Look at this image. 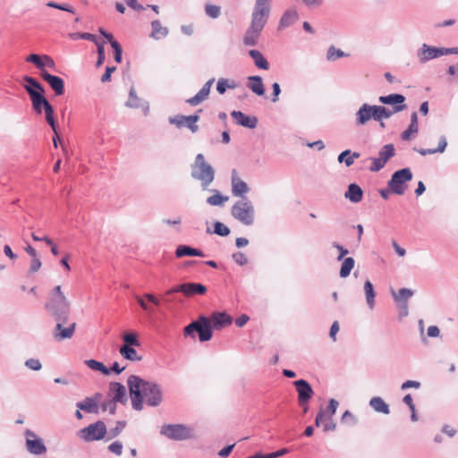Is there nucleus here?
Returning <instances> with one entry per match:
<instances>
[{
	"mask_svg": "<svg viewBox=\"0 0 458 458\" xmlns=\"http://www.w3.org/2000/svg\"><path fill=\"white\" fill-rule=\"evenodd\" d=\"M418 131V114L416 112H413L411 115V123L409 127L402 133V139L403 140H410L417 134Z\"/></svg>",
	"mask_w": 458,
	"mask_h": 458,
	"instance_id": "nucleus-25",
	"label": "nucleus"
},
{
	"mask_svg": "<svg viewBox=\"0 0 458 458\" xmlns=\"http://www.w3.org/2000/svg\"><path fill=\"white\" fill-rule=\"evenodd\" d=\"M450 52L451 50L449 49L432 47L426 44H423L422 49L420 53V58L422 62H426Z\"/></svg>",
	"mask_w": 458,
	"mask_h": 458,
	"instance_id": "nucleus-19",
	"label": "nucleus"
},
{
	"mask_svg": "<svg viewBox=\"0 0 458 458\" xmlns=\"http://www.w3.org/2000/svg\"><path fill=\"white\" fill-rule=\"evenodd\" d=\"M29 95L35 112L37 114H41L42 109H44L47 123L51 126L53 131L56 133V125L54 118V109L47 101V99L44 97V94L39 95L36 92L29 90Z\"/></svg>",
	"mask_w": 458,
	"mask_h": 458,
	"instance_id": "nucleus-3",
	"label": "nucleus"
},
{
	"mask_svg": "<svg viewBox=\"0 0 458 458\" xmlns=\"http://www.w3.org/2000/svg\"><path fill=\"white\" fill-rule=\"evenodd\" d=\"M249 187L237 174L235 170L232 173V192L236 197H243L249 191Z\"/></svg>",
	"mask_w": 458,
	"mask_h": 458,
	"instance_id": "nucleus-21",
	"label": "nucleus"
},
{
	"mask_svg": "<svg viewBox=\"0 0 458 458\" xmlns=\"http://www.w3.org/2000/svg\"><path fill=\"white\" fill-rule=\"evenodd\" d=\"M412 295L410 289L402 288L397 293H394V297L397 301H406Z\"/></svg>",
	"mask_w": 458,
	"mask_h": 458,
	"instance_id": "nucleus-51",
	"label": "nucleus"
},
{
	"mask_svg": "<svg viewBox=\"0 0 458 458\" xmlns=\"http://www.w3.org/2000/svg\"><path fill=\"white\" fill-rule=\"evenodd\" d=\"M26 62L35 64L37 68L41 70V72L45 71V67L55 68V66L54 60L47 55H38L31 54L26 57Z\"/></svg>",
	"mask_w": 458,
	"mask_h": 458,
	"instance_id": "nucleus-14",
	"label": "nucleus"
},
{
	"mask_svg": "<svg viewBox=\"0 0 458 458\" xmlns=\"http://www.w3.org/2000/svg\"><path fill=\"white\" fill-rule=\"evenodd\" d=\"M373 119L381 121L382 119L389 118L394 112L382 106H371Z\"/></svg>",
	"mask_w": 458,
	"mask_h": 458,
	"instance_id": "nucleus-35",
	"label": "nucleus"
},
{
	"mask_svg": "<svg viewBox=\"0 0 458 458\" xmlns=\"http://www.w3.org/2000/svg\"><path fill=\"white\" fill-rule=\"evenodd\" d=\"M412 174L409 168H403L395 172L390 182L389 187L394 193L402 195L405 191L404 183L411 181Z\"/></svg>",
	"mask_w": 458,
	"mask_h": 458,
	"instance_id": "nucleus-11",
	"label": "nucleus"
},
{
	"mask_svg": "<svg viewBox=\"0 0 458 458\" xmlns=\"http://www.w3.org/2000/svg\"><path fill=\"white\" fill-rule=\"evenodd\" d=\"M364 292L366 294L367 302L369 305V307L372 308L375 299V291L373 288V284L369 280H367L364 284Z\"/></svg>",
	"mask_w": 458,
	"mask_h": 458,
	"instance_id": "nucleus-46",
	"label": "nucleus"
},
{
	"mask_svg": "<svg viewBox=\"0 0 458 458\" xmlns=\"http://www.w3.org/2000/svg\"><path fill=\"white\" fill-rule=\"evenodd\" d=\"M229 199L227 196H222L219 193L208 198L207 202L211 206H221Z\"/></svg>",
	"mask_w": 458,
	"mask_h": 458,
	"instance_id": "nucleus-49",
	"label": "nucleus"
},
{
	"mask_svg": "<svg viewBox=\"0 0 458 458\" xmlns=\"http://www.w3.org/2000/svg\"><path fill=\"white\" fill-rule=\"evenodd\" d=\"M421 384L419 381L415 380H407L403 382L401 386L402 390H406L408 388H416L419 389L420 387Z\"/></svg>",
	"mask_w": 458,
	"mask_h": 458,
	"instance_id": "nucleus-62",
	"label": "nucleus"
},
{
	"mask_svg": "<svg viewBox=\"0 0 458 458\" xmlns=\"http://www.w3.org/2000/svg\"><path fill=\"white\" fill-rule=\"evenodd\" d=\"M131 406L136 411L143 409V402L150 407H157L163 402V390L154 382L131 375L127 379Z\"/></svg>",
	"mask_w": 458,
	"mask_h": 458,
	"instance_id": "nucleus-1",
	"label": "nucleus"
},
{
	"mask_svg": "<svg viewBox=\"0 0 458 458\" xmlns=\"http://www.w3.org/2000/svg\"><path fill=\"white\" fill-rule=\"evenodd\" d=\"M231 115L238 125L253 129L258 124V119L255 116H248L241 111H233Z\"/></svg>",
	"mask_w": 458,
	"mask_h": 458,
	"instance_id": "nucleus-20",
	"label": "nucleus"
},
{
	"mask_svg": "<svg viewBox=\"0 0 458 458\" xmlns=\"http://www.w3.org/2000/svg\"><path fill=\"white\" fill-rule=\"evenodd\" d=\"M214 233L220 236H227L230 233V229L220 222H216L214 225Z\"/></svg>",
	"mask_w": 458,
	"mask_h": 458,
	"instance_id": "nucleus-54",
	"label": "nucleus"
},
{
	"mask_svg": "<svg viewBox=\"0 0 458 458\" xmlns=\"http://www.w3.org/2000/svg\"><path fill=\"white\" fill-rule=\"evenodd\" d=\"M339 403L335 399H330L326 412L328 413V417H333L335 413Z\"/></svg>",
	"mask_w": 458,
	"mask_h": 458,
	"instance_id": "nucleus-58",
	"label": "nucleus"
},
{
	"mask_svg": "<svg viewBox=\"0 0 458 458\" xmlns=\"http://www.w3.org/2000/svg\"><path fill=\"white\" fill-rule=\"evenodd\" d=\"M385 165L386 162L383 159H381V157L373 158L372 166L370 167V170L374 172L379 171L381 168L384 167Z\"/></svg>",
	"mask_w": 458,
	"mask_h": 458,
	"instance_id": "nucleus-63",
	"label": "nucleus"
},
{
	"mask_svg": "<svg viewBox=\"0 0 458 458\" xmlns=\"http://www.w3.org/2000/svg\"><path fill=\"white\" fill-rule=\"evenodd\" d=\"M342 422L344 423H351L352 425H355L357 423V420L356 418L354 417V415L349 411H345L342 416Z\"/></svg>",
	"mask_w": 458,
	"mask_h": 458,
	"instance_id": "nucleus-59",
	"label": "nucleus"
},
{
	"mask_svg": "<svg viewBox=\"0 0 458 458\" xmlns=\"http://www.w3.org/2000/svg\"><path fill=\"white\" fill-rule=\"evenodd\" d=\"M394 155V148L392 144L385 145L382 149L379 151V157L386 163Z\"/></svg>",
	"mask_w": 458,
	"mask_h": 458,
	"instance_id": "nucleus-48",
	"label": "nucleus"
},
{
	"mask_svg": "<svg viewBox=\"0 0 458 458\" xmlns=\"http://www.w3.org/2000/svg\"><path fill=\"white\" fill-rule=\"evenodd\" d=\"M294 385L298 392L300 403H307L313 394V390L310 385L304 379H299L295 381Z\"/></svg>",
	"mask_w": 458,
	"mask_h": 458,
	"instance_id": "nucleus-18",
	"label": "nucleus"
},
{
	"mask_svg": "<svg viewBox=\"0 0 458 458\" xmlns=\"http://www.w3.org/2000/svg\"><path fill=\"white\" fill-rule=\"evenodd\" d=\"M347 55H348L344 54L342 50L331 46L327 50V60L333 61Z\"/></svg>",
	"mask_w": 458,
	"mask_h": 458,
	"instance_id": "nucleus-50",
	"label": "nucleus"
},
{
	"mask_svg": "<svg viewBox=\"0 0 458 458\" xmlns=\"http://www.w3.org/2000/svg\"><path fill=\"white\" fill-rule=\"evenodd\" d=\"M24 365L28 369L34 371H38L42 369V364L38 359H28L27 360H25Z\"/></svg>",
	"mask_w": 458,
	"mask_h": 458,
	"instance_id": "nucleus-55",
	"label": "nucleus"
},
{
	"mask_svg": "<svg viewBox=\"0 0 458 458\" xmlns=\"http://www.w3.org/2000/svg\"><path fill=\"white\" fill-rule=\"evenodd\" d=\"M116 409V403L111 399L106 400L99 404V410H101L102 412H108L110 415H114Z\"/></svg>",
	"mask_w": 458,
	"mask_h": 458,
	"instance_id": "nucleus-45",
	"label": "nucleus"
},
{
	"mask_svg": "<svg viewBox=\"0 0 458 458\" xmlns=\"http://www.w3.org/2000/svg\"><path fill=\"white\" fill-rule=\"evenodd\" d=\"M249 54L250 57L253 59L255 65L257 67L264 70H268L269 64L259 50L252 49L249 52Z\"/></svg>",
	"mask_w": 458,
	"mask_h": 458,
	"instance_id": "nucleus-36",
	"label": "nucleus"
},
{
	"mask_svg": "<svg viewBox=\"0 0 458 458\" xmlns=\"http://www.w3.org/2000/svg\"><path fill=\"white\" fill-rule=\"evenodd\" d=\"M369 406L377 412L386 415L390 413L389 405L379 396L372 397L369 400Z\"/></svg>",
	"mask_w": 458,
	"mask_h": 458,
	"instance_id": "nucleus-28",
	"label": "nucleus"
},
{
	"mask_svg": "<svg viewBox=\"0 0 458 458\" xmlns=\"http://www.w3.org/2000/svg\"><path fill=\"white\" fill-rule=\"evenodd\" d=\"M192 176L200 180L204 187H207L214 180V170L212 166L205 162L204 156L198 154Z\"/></svg>",
	"mask_w": 458,
	"mask_h": 458,
	"instance_id": "nucleus-5",
	"label": "nucleus"
},
{
	"mask_svg": "<svg viewBox=\"0 0 458 458\" xmlns=\"http://www.w3.org/2000/svg\"><path fill=\"white\" fill-rule=\"evenodd\" d=\"M126 421L125 420H119L116 422V425L114 428H112L108 430V439H113L116 437H118L122 431L126 427Z\"/></svg>",
	"mask_w": 458,
	"mask_h": 458,
	"instance_id": "nucleus-47",
	"label": "nucleus"
},
{
	"mask_svg": "<svg viewBox=\"0 0 458 458\" xmlns=\"http://www.w3.org/2000/svg\"><path fill=\"white\" fill-rule=\"evenodd\" d=\"M446 145H447V142H446V140L445 138L443 136L440 138V140L438 142V147L437 148H427V149H420L418 150V152L422 155V156H426V155H430V154H435L437 152H439V153H442L445 151V148H446Z\"/></svg>",
	"mask_w": 458,
	"mask_h": 458,
	"instance_id": "nucleus-43",
	"label": "nucleus"
},
{
	"mask_svg": "<svg viewBox=\"0 0 458 458\" xmlns=\"http://www.w3.org/2000/svg\"><path fill=\"white\" fill-rule=\"evenodd\" d=\"M249 88L259 96H262L265 93L262 79L259 76L249 77Z\"/></svg>",
	"mask_w": 458,
	"mask_h": 458,
	"instance_id": "nucleus-34",
	"label": "nucleus"
},
{
	"mask_svg": "<svg viewBox=\"0 0 458 458\" xmlns=\"http://www.w3.org/2000/svg\"><path fill=\"white\" fill-rule=\"evenodd\" d=\"M358 157H360V153H358V152L352 153L351 150L347 149V150L343 151L338 156V162L345 163V165L347 166H351L353 164L354 159L358 158Z\"/></svg>",
	"mask_w": 458,
	"mask_h": 458,
	"instance_id": "nucleus-38",
	"label": "nucleus"
},
{
	"mask_svg": "<svg viewBox=\"0 0 458 458\" xmlns=\"http://www.w3.org/2000/svg\"><path fill=\"white\" fill-rule=\"evenodd\" d=\"M175 256L177 258H182L184 256L204 257V254L199 249H194L187 245H180L175 250Z\"/></svg>",
	"mask_w": 458,
	"mask_h": 458,
	"instance_id": "nucleus-33",
	"label": "nucleus"
},
{
	"mask_svg": "<svg viewBox=\"0 0 458 458\" xmlns=\"http://www.w3.org/2000/svg\"><path fill=\"white\" fill-rule=\"evenodd\" d=\"M356 116L358 124H365L368 121L373 118L371 106L368 104H363L358 110Z\"/></svg>",
	"mask_w": 458,
	"mask_h": 458,
	"instance_id": "nucleus-30",
	"label": "nucleus"
},
{
	"mask_svg": "<svg viewBox=\"0 0 458 458\" xmlns=\"http://www.w3.org/2000/svg\"><path fill=\"white\" fill-rule=\"evenodd\" d=\"M122 339L123 341V345L138 347L140 345V343L138 339V335L134 332L124 333L122 335Z\"/></svg>",
	"mask_w": 458,
	"mask_h": 458,
	"instance_id": "nucleus-42",
	"label": "nucleus"
},
{
	"mask_svg": "<svg viewBox=\"0 0 458 458\" xmlns=\"http://www.w3.org/2000/svg\"><path fill=\"white\" fill-rule=\"evenodd\" d=\"M336 428V424L334 422L332 417H328V419L323 423L324 431H333Z\"/></svg>",
	"mask_w": 458,
	"mask_h": 458,
	"instance_id": "nucleus-64",
	"label": "nucleus"
},
{
	"mask_svg": "<svg viewBox=\"0 0 458 458\" xmlns=\"http://www.w3.org/2000/svg\"><path fill=\"white\" fill-rule=\"evenodd\" d=\"M298 19V13L296 11H286L281 17L279 25L280 27H288L296 21Z\"/></svg>",
	"mask_w": 458,
	"mask_h": 458,
	"instance_id": "nucleus-40",
	"label": "nucleus"
},
{
	"mask_svg": "<svg viewBox=\"0 0 458 458\" xmlns=\"http://www.w3.org/2000/svg\"><path fill=\"white\" fill-rule=\"evenodd\" d=\"M84 363L92 370L100 371L104 375H109L110 369H107L102 362L90 359L86 360Z\"/></svg>",
	"mask_w": 458,
	"mask_h": 458,
	"instance_id": "nucleus-41",
	"label": "nucleus"
},
{
	"mask_svg": "<svg viewBox=\"0 0 458 458\" xmlns=\"http://www.w3.org/2000/svg\"><path fill=\"white\" fill-rule=\"evenodd\" d=\"M152 32L150 37L156 40L165 38L168 35V29L162 26L160 21L156 20L151 22Z\"/></svg>",
	"mask_w": 458,
	"mask_h": 458,
	"instance_id": "nucleus-29",
	"label": "nucleus"
},
{
	"mask_svg": "<svg viewBox=\"0 0 458 458\" xmlns=\"http://www.w3.org/2000/svg\"><path fill=\"white\" fill-rule=\"evenodd\" d=\"M40 76L50 85L56 96H62L64 93V82L63 79L58 76L52 75L47 71H42L40 72Z\"/></svg>",
	"mask_w": 458,
	"mask_h": 458,
	"instance_id": "nucleus-13",
	"label": "nucleus"
},
{
	"mask_svg": "<svg viewBox=\"0 0 458 458\" xmlns=\"http://www.w3.org/2000/svg\"><path fill=\"white\" fill-rule=\"evenodd\" d=\"M207 15L211 18H216L220 14V7L214 4H207L205 7Z\"/></svg>",
	"mask_w": 458,
	"mask_h": 458,
	"instance_id": "nucleus-56",
	"label": "nucleus"
},
{
	"mask_svg": "<svg viewBox=\"0 0 458 458\" xmlns=\"http://www.w3.org/2000/svg\"><path fill=\"white\" fill-rule=\"evenodd\" d=\"M119 352L125 360L130 361H140L142 360V356L131 346L122 345L119 348Z\"/></svg>",
	"mask_w": 458,
	"mask_h": 458,
	"instance_id": "nucleus-31",
	"label": "nucleus"
},
{
	"mask_svg": "<svg viewBox=\"0 0 458 458\" xmlns=\"http://www.w3.org/2000/svg\"><path fill=\"white\" fill-rule=\"evenodd\" d=\"M97 46H98V61H97V67H99L103 64L104 61H105V48H104V43H98V42H96Z\"/></svg>",
	"mask_w": 458,
	"mask_h": 458,
	"instance_id": "nucleus-57",
	"label": "nucleus"
},
{
	"mask_svg": "<svg viewBox=\"0 0 458 458\" xmlns=\"http://www.w3.org/2000/svg\"><path fill=\"white\" fill-rule=\"evenodd\" d=\"M106 433L107 429L105 422L98 420L81 429L80 437L85 442H92L103 439Z\"/></svg>",
	"mask_w": 458,
	"mask_h": 458,
	"instance_id": "nucleus-7",
	"label": "nucleus"
},
{
	"mask_svg": "<svg viewBox=\"0 0 458 458\" xmlns=\"http://www.w3.org/2000/svg\"><path fill=\"white\" fill-rule=\"evenodd\" d=\"M235 86L236 85L234 82L229 84L227 80L220 79L216 85V90L219 92V94H224L226 89H234Z\"/></svg>",
	"mask_w": 458,
	"mask_h": 458,
	"instance_id": "nucleus-52",
	"label": "nucleus"
},
{
	"mask_svg": "<svg viewBox=\"0 0 458 458\" xmlns=\"http://www.w3.org/2000/svg\"><path fill=\"white\" fill-rule=\"evenodd\" d=\"M23 81L26 82V84H24L23 87L28 93L29 90L36 92L39 95L45 93L44 88L36 79L30 76H24Z\"/></svg>",
	"mask_w": 458,
	"mask_h": 458,
	"instance_id": "nucleus-32",
	"label": "nucleus"
},
{
	"mask_svg": "<svg viewBox=\"0 0 458 458\" xmlns=\"http://www.w3.org/2000/svg\"><path fill=\"white\" fill-rule=\"evenodd\" d=\"M181 293L186 296H193L195 294H204L206 287L201 284L187 283L179 285Z\"/></svg>",
	"mask_w": 458,
	"mask_h": 458,
	"instance_id": "nucleus-23",
	"label": "nucleus"
},
{
	"mask_svg": "<svg viewBox=\"0 0 458 458\" xmlns=\"http://www.w3.org/2000/svg\"><path fill=\"white\" fill-rule=\"evenodd\" d=\"M202 110H198L197 114L192 115H182L178 114L174 116L169 117V123L178 129H181L182 127L188 128L192 133H195L199 130L198 122L199 121V113H201Z\"/></svg>",
	"mask_w": 458,
	"mask_h": 458,
	"instance_id": "nucleus-10",
	"label": "nucleus"
},
{
	"mask_svg": "<svg viewBox=\"0 0 458 458\" xmlns=\"http://www.w3.org/2000/svg\"><path fill=\"white\" fill-rule=\"evenodd\" d=\"M379 101L382 104L393 105L394 108L392 112H394V114L400 112L405 108V105L403 104L405 101V98L401 94H391L388 96H382L379 97Z\"/></svg>",
	"mask_w": 458,
	"mask_h": 458,
	"instance_id": "nucleus-15",
	"label": "nucleus"
},
{
	"mask_svg": "<svg viewBox=\"0 0 458 458\" xmlns=\"http://www.w3.org/2000/svg\"><path fill=\"white\" fill-rule=\"evenodd\" d=\"M109 393L113 394L111 400L124 404L127 402L126 387L119 382H111L109 384Z\"/></svg>",
	"mask_w": 458,
	"mask_h": 458,
	"instance_id": "nucleus-17",
	"label": "nucleus"
},
{
	"mask_svg": "<svg viewBox=\"0 0 458 458\" xmlns=\"http://www.w3.org/2000/svg\"><path fill=\"white\" fill-rule=\"evenodd\" d=\"M214 82V79L209 80L205 83V85L202 87V89L192 98L187 99V103L191 106H198L201 102H203L205 99L208 98L211 86Z\"/></svg>",
	"mask_w": 458,
	"mask_h": 458,
	"instance_id": "nucleus-22",
	"label": "nucleus"
},
{
	"mask_svg": "<svg viewBox=\"0 0 458 458\" xmlns=\"http://www.w3.org/2000/svg\"><path fill=\"white\" fill-rule=\"evenodd\" d=\"M123 443L121 441H114L113 443H111L108 446H107V449L110 453L117 455V456H120L123 453Z\"/></svg>",
	"mask_w": 458,
	"mask_h": 458,
	"instance_id": "nucleus-53",
	"label": "nucleus"
},
{
	"mask_svg": "<svg viewBox=\"0 0 458 458\" xmlns=\"http://www.w3.org/2000/svg\"><path fill=\"white\" fill-rule=\"evenodd\" d=\"M76 407L88 413L98 414L99 412V404H96L89 397H86L83 401L78 402Z\"/></svg>",
	"mask_w": 458,
	"mask_h": 458,
	"instance_id": "nucleus-27",
	"label": "nucleus"
},
{
	"mask_svg": "<svg viewBox=\"0 0 458 458\" xmlns=\"http://www.w3.org/2000/svg\"><path fill=\"white\" fill-rule=\"evenodd\" d=\"M198 333L200 342L208 341L212 337V325L209 317H199L184 328L185 336L195 337L194 334Z\"/></svg>",
	"mask_w": 458,
	"mask_h": 458,
	"instance_id": "nucleus-2",
	"label": "nucleus"
},
{
	"mask_svg": "<svg viewBox=\"0 0 458 458\" xmlns=\"http://www.w3.org/2000/svg\"><path fill=\"white\" fill-rule=\"evenodd\" d=\"M233 260L241 265V266H243L245 264H247L248 262V258L246 257V255L242 252H236L233 255Z\"/></svg>",
	"mask_w": 458,
	"mask_h": 458,
	"instance_id": "nucleus-61",
	"label": "nucleus"
},
{
	"mask_svg": "<svg viewBox=\"0 0 458 458\" xmlns=\"http://www.w3.org/2000/svg\"><path fill=\"white\" fill-rule=\"evenodd\" d=\"M160 433L173 440H186L192 437L191 429L182 424H167L161 428Z\"/></svg>",
	"mask_w": 458,
	"mask_h": 458,
	"instance_id": "nucleus-9",
	"label": "nucleus"
},
{
	"mask_svg": "<svg viewBox=\"0 0 458 458\" xmlns=\"http://www.w3.org/2000/svg\"><path fill=\"white\" fill-rule=\"evenodd\" d=\"M212 318L211 325L215 329H222L233 322V317H209Z\"/></svg>",
	"mask_w": 458,
	"mask_h": 458,
	"instance_id": "nucleus-39",
	"label": "nucleus"
},
{
	"mask_svg": "<svg viewBox=\"0 0 458 458\" xmlns=\"http://www.w3.org/2000/svg\"><path fill=\"white\" fill-rule=\"evenodd\" d=\"M27 451L34 455H42L47 453V447L43 440L30 429L25 430Z\"/></svg>",
	"mask_w": 458,
	"mask_h": 458,
	"instance_id": "nucleus-12",
	"label": "nucleus"
},
{
	"mask_svg": "<svg viewBox=\"0 0 458 458\" xmlns=\"http://www.w3.org/2000/svg\"><path fill=\"white\" fill-rule=\"evenodd\" d=\"M47 5L49 7H52V8H55V9H59V10H63V11H66V12L74 13L73 9L69 4H59L55 2H49L47 4Z\"/></svg>",
	"mask_w": 458,
	"mask_h": 458,
	"instance_id": "nucleus-60",
	"label": "nucleus"
},
{
	"mask_svg": "<svg viewBox=\"0 0 458 458\" xmlns=\"http://www.w3.org/2000/svg\"><path fill=\"white\" fill-rule=\"evenodd\" d=\"M262 30L263 28L250 23L243 38L244 44L246 46H255L259 38Z\"/></svg>",
	"mask_w": 458,
	"mask_h": 458,
	"instance_id": "nucleus-24",
	"label": "nucleus"
},
{
	"mask_svg": "<svg viewBox=\"0 0 458 458\" xmlns=\"http://www.w3.org/2000/svg\"><path fill=\"white\" fill-rule=\"evenodd\" d=\"M362 196L363 191L356 183L350 184L347 191L344 193V197L353 203L360 202L362 199Z\"/></svg>",
	"mask_w": 458,
	"mask_h": 458,
	"instance_id": "nucleus-26",
	"label": "nucleus"
},
{
	"mask_svg": "<svg viewBox=\"0 0 458 458\" xmlns=\"http://www.w3.org/2000/svg\"><path fill=\"white\" fill-rule=\"evenodd\" d=\"M233 216L245 225H250L254 223L255 210L251 202L242 199L234 203L232 207Z\"/></svg>",
	"mask_w": 458,
	"mask_h": 458,
	"instance_id": "nucleus-4",
	"label": "nucleus"
},
{
	"mask_svg": "<svg viewBox=\"0 0 458 458\" xmlns=\"http://www.w3.org/2000/svg\"><path fill=\"white\" fill-rule=\"evenodd\" d=\"M271 0H256L251 15V24L263 28L267 24L270 14Z\"/></svg>",
	"mask_w": 458,
	"mask_h": 458,
	"instance_id": "nucleus-6",
	"label": "nucleus"
},
{
	"mask_svg": "<svg viewBox=\"0 0 458 458\" xmlns=\"http://www.w3.org/2000/svg\"><path fill=\"white\" fill-rule=\"evenodd\" d=\"M53 301L58 308L68 306V301L60 285L55 286L54 289Z\"/></svg>",
	"mask_w": 458,
	"mask_h": 458,
	"instance_id": "nucleus-37",
	"label": "nucleus"
},
{
	"mask_svg": "<svg viewBox=\"0 0 458 458\" xmlns=\"http://www.w3.org/2000/svg\"><path fill=\"white\" fill-rule=\"evenodd\" d=\"M355 261L352 258H346L342 263L341 269H340V276L341 277H347L352 269L354 267Z\"/></svg>",
	"mask_w": 458,
	"mask_h": 458,
	"instance_id": "nucleus-44",
	"label": "nucleus"
},
{
	"mask_svg": "<svg viewBox=\"0 0 458 458\" xmlns=\"http://www.w3.org/2000/svg\"><path fill=\"white\" fill-rule=\"evenodd\" d=\"M76 322L69 317H56V325L54 329V337L57 341L69 339L72 336Z\"/></svg>",
	"mask_w": 458,
	"mask_h": 458,
	"instance_id": "nucleus-8",
	"label": "nucleus"
},
{
	"mask_svg": "<svg viewBox=\"0 0 458 458\" xmlns=\"http://www.w3.org/2000/svg\"><path fill=\"white\" fill-rule=\"evenodd\" d=\"M135 299L146 312H155V307L160 304V301L151 293H146L143 296H135Z\"/></svg>",
	"mask_w": 458,
	"mask_h": 458,
	"instance_id": "nucleus-16",
	"label": "nucleus"
}]
</instances>
